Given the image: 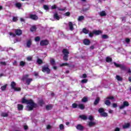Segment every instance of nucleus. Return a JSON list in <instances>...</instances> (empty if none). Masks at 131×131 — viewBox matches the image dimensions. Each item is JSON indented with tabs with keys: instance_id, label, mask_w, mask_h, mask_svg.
<instances>
[{
	"instance_id": "nucleus-1",
	"label": "nucleus",
	"mask_w": 131,
	"mask_h": 131,
	"mask_svg": "<svg viewBox=\"0 0 131 131\" xmlns=\"http://www.w3.org/2000/svg\"><path fill=\"white\" fill-rule=\"evenodd\" d=\"M21 103L27 105V110H28V111H31V110H33L34 108L37 107V105L31 99H23L21 101Z\"/></svg>"
},
{
	"instance_id": "nucleus-2",
	"label": "nucleus",
	"mask_w": 131,
	"mask_h": 131,
	"mask_svg": "<svg viewBox=\"0 0 131 131\" xmlns=\"http://www.w3.org/2000/svg\"><path fill=\"white\" fill-rule=\"evenodd\" d=\"M62 53L64 55L63 60L64 61H67L68 60V55H69V51L67 49H63Z\"/></svg>"
},
{
	"instance_id": "nucleus-3",
	"label": "nucleus",
	"mask_w": 131,
	"mask_h": 131,
	"mask_svg": "<svg viewBox=\"0 0 131 131\" xmlns=\"http://www.w3.org/2000/svg\"><path fill=\"white\" fill-rule=\"evenodd\" d=\"M11 86L12 90H14L15 92H19V91H21V88H16V83L15 82L12 81L11 83Z\"/></svg>"
},
{
	"instance_id": "nucleus-4",
	"label": "nucleus",
	"mask_w": 131,
	"mask_h": 131,
	"mask_svg": "<svg viewBox=\"0 0 131 131\" xmlns=\"http://www.w3.org/2000/svg\"><path fill=\"white\" fill-rule=\"evenodd\" d=\"M22 80H26L27 84H30V83L32 81V78H28V75H26L23 77Z\"/></svg>"
},
{
	"instance_id": "nucleus-5",
	"label": "nucleus",
	"mask_w": 131,
	"mask_h": 131,
	"mask_svg": "<svg viewBox=\"0 0 131 131\" xmlns=\"http://www.w3.org/2000/svg\"><path fill=\"white\" fill-rule=\"evenodd\" d=\"M104 111L105 110L103 108H100L98 110V112L100 113L102 116H103L104 117H107V116H108V114H107L106 113L104 112Z\"/></svg>"
},
{
	"instance_id": "nucleus-6",
	"label": "nucleus",
	"mask_w": 131,
	"mask_h": 131,
	"mask_svg": "<svg viewBox=\"0 0 131 131\" xmlns=\"http://www.w3.org/2000/svg\"><path fill=\"white\" fill-rule=\"evenodd\" d=\"M129 106V103L127 101H124L123 104L119 106V109L122 110V109H124L125 107H128Z\"/></svg>"
},
{
	"instance_id": "nucleus-7",
	"label": "nucleus",
	"mask_w": 131,
	"mask_h": 131,
	"mask_svg": "<svg viewBox=\"0 0 131 131\" xmlns=\"http://www.w3.org/2000/svg\"><path fill=\"white\" fill-rule=\"evenodd\" d=\"M42 71L43 72H47V73H50L51 70L49 69L48 66H45L42 67Z\"/></svg>"
},
{
	"instance_id": "nucleus-8",
	"label": "nucleus",
	"mask_w": 131,
	"mask_h": 131,
	"mask_svg": "<svg viewBox=\"0 0 131 131\" xmlns=\"http://www.w3.org/2000/svg\"><path fill=\"white\" fill-rule=\"evenodd\" d=\"M114 65L116 66V67H119L122 70H125V67L122 64H117L116 62H114Z\"/></svg>"
},
{
	"instance_id": "nucleus-9",
	"label": "nucleus",
	"mask_w": 131,
	"mask_h": 131,
	"mask_svg": "<svg viewBox=\"0 0 131 131\" xmlns=\"http://www.w3.org/2000/svg\"><path fill=\"white\" fill-rule=\"evenodd\" d=\"M40 46H47L49 45V41L47 40H43L40 41Z\"/></svg>"
},
{
	"instance_id": "nucleus-10",
	"label": "nucleus",
	"mask_w": 131,
	"mask_h": 131,
	"mask_svg": "<svg viewBox=\"0 0 131 131\" xmlns=\"http://www.w3.org/2000/svg\"><path fill=\"white\" fill-rule=\"evenodd\" d=\"M15 32L16 35H21L22 34V30L20 29L15 30Z\"/></svg>"
},
{
	"instance_id": "nucleus-11",
	"label": "nucleus",
	"mask_w": 131,
	"mask_h": 131,
	"mask_svg": "<svg viewBox=\"0 0 131 131\" xmlns=\"http://www.w3.org/2000/svg\"><path fill=\"white\" fill-rule=\"evenodd\" d=\"M93 33L95 34V35H99V34H102V31L100 30H94Z\"/></svg>"
},
{
	"instance_id": "nucleus-12",
	"label": "nucleus",
	"mask_w": 131,
	"mask_h": 131,
	"mask_svg": "<svg viewBox=\"0 0 131 131\" xmlns=\"http://www.w3.org/2000/svg\"><path fill=\"white\" fill-rule=\"evenodd\" d=\"M30 17L33 20H37L38 19V17H37V16L33 14H31L30 15Z\"/></svg>"
},
{
	"instance_id": "nucleus-13",
	"label": "nucleus",
	"mask_w": 131,
	"mask_h": 131,
	"mask_svg": "<svg viewBox=\"0 0 131 131\" xmlns=\"http://www.w3.org/2000/svg\"><path fill=\"white\" fill-rule=\"evenodd\" d=\"M69 26L70 30L72 31L74 29L73 26H75L76 25H75V24H72V22H69Z\"/></svg>"
},
{
	"instance_id": "nucleus-14",
	"label": "nucleus",
	"mask_w": 131,
	"mask_h": 131,
	"mask_svg": "<svg viewBox=\"0 0 131 131\" xmlns=\"http://www.w3.org/2000/svg\"><path fill=\"white\" fill-rule=\"evenodd\" d=\"M83 43L85 44L86 46H89L91 43V41L88 39H85L83 40Z\"/></svg>"
},
{
	"instance_id": "nucleus-15",
	"label": "nucleus",
	"mask_w": 131,
	"mask_h": 131,
	"mask_svg": "<svg viewBox=\"0 0 131 131\" xmlns=\"http://www.w3.org/2000/svg\"><path fill=\"white\" fill-rule=\"evenodd\" d=\"M130 127V123H126L123 125V128H128Z\"/></svg>"
},
{
	"instance_id": "nucleus-16",
	"label": "nucleus",
	"mask_w": 131,
	"mask_h": 131,
	"mask_svg": "<svg viewBox=\"0 0 131 131\" xmlns=\"http://www.w3.org/2000/svg\"><path fill=\"white\" fill-rule=\"evenodd\" d=\"M17 108H18V110H19V111L23 110V108H24L23 105L18 104Z\"/></svg>"
},
{
	"instance_id": "nucleus-17",
	"label": "nucleus",
	"mask_w": 131,
	"mask_h": 131,
	"mask_svg": "<svg viewBox=\"0 0 131 131\" xmlns=\"http://www.w3.org/2000/svg\"><path fill=\"white\" fill-rule=\"evenodd\" d=\"M54 19H56V20H60V17L58 15V13H56L54 15Z\"/></svg>"
},
{
	"instance_id": "nucleus-18",
	"label": "nucleus",
	"mask_w": 131,
	"mask_h": 131,
	"mask_svg": "<svg viewBox=\"0 0 131 131\" xmlns=\"http://www.w3.org/2000/svg\"><path fill=\"white\" fill-rule=\"evenodd\" d=\"M78 108H79V109H81V110H83V109H84V105L82 104H79L78 105Z\"/></svg>"
},
{
	"instance_id": "nucleus-19",
	"label": "nucleus",
	"mask_w": 131,
	"mask_h": 131,
	"mask_svg": "<svg viewBox=\"0 0 131 131\" xmlns=\"http://www.w3.org/2000/svg\"><path fill=\"white\" fill-rule=\"evenodd\" d=\"M76 128L79 129V130H82V129H83V127L81 125L79 124L76 126Z\"/></svg>"
},
{
	"instance_id": "nucleus-20",
	"label": "nucleus",
	"mask_w": 131,
	"mask_h": 131,
	"mask_svg": "<svg viewBox=\"0 0 131 131\" xmlns=\"http://www.w3.org/2000/svg\"><path fill=\"white\" fill-rule=\"evenodd\" d=\"M30 46H31V39L28 40L27 42V47L30 48Z\"/></svg>"
},
{
	"instance_id": "nucleus-21",
	"label": "nucleus",
	"mask_w": 131,
	"mask_h": 131,
	"mask_svg": "<svg viewBox=\"0 0 131 131\" xmlns=\"http://www.w3.org/2000/svg\"><path fill=\"white\" fill-rule=\"evenodd\" d=\"M53 108V105L49 104L46 106V110H51Z\"/></svg>"
},
{
	"instance_id": "nucleus-22",
	"label": "nucleus",
	"mask_w": 131,
	"mask_h": 131,
	"mask_svg": "<svg viewBox=\"0 0 131 131\" xmlns=\"http://www.w3.org/2000/svg\"><path fill=\"white\" fill-rule=\"evenodd\" d=\"M7 86H8V84H6L5 85L1 87V90L2 91H6V89H7Z\"/></svg>"
},
{
	"instance_id": "nucleus-23",
	"label": "nucleus",
	"mask_w": 131,
	"mask_h": 131,
	"mask_svg": "<svg viewBox=\"0 0 131 131\" xmlns=\"http://www.w3.org/2000/svg\"><path fill=\"white\" fill-rule=\"evenodd\" d=\"M100 16H106V12L105 11H101L99 13Z\"/></svg>"
},
{
	"instance_id": "nucleus-24",
	"label": "nucleus",
	"mask_w": 131,
	"mask_h": 131,
	"mask_svg": "<svg viewBox=\"0 0 131 131\" xmlns=\"http://www.w3.org/2000/svg\"><path fill=\"white\" fill-rule=\"evenodd\" d=\"M15 6H16V8H18V9H20L21 7V5L20 4V3H16Z\"/></svg>"
},
{
	"instance_id": "nucleus-25",
	"label": "nucleus",
	"mask_w": 131,
	"mask_h": 131,
	"mask_svg": "<svg viewBox=\"0 0 131 131\" xmlns=\"http://www.w3.org/2000/svg\"><path fill=\"white\" fill-rule=\"evenodd\" d=\"M82 32H83V33H85V34H88V33H89V30H87L86 29L84 28L82 30Z\"/></svg>"
},
{
	"instance_id": "nucleus-26",
	"label": "nucleus",
	"mask_w": 131,
	"mask_h": 131,
	"mask_svg": "<svg viewBox=\"0 0 131 131\" xmlns=\"http://www.w3.org/2000/svg\"><path fill=\"white\" fill-rule=\"evenodd\" d=\"M112 61V58H111L110 57H107L106 58V61L108 62V63L111 62Z\"/></svg>"
},
{
	"instance_id": "nucleus-27",
	"label": "nucleus",
	"mask_w": 131,
	"mask_h": 131,
	"mask_svg": "<svg viewBox=\"0 0 131 131\" xmlns=\"http://www.w3.org/2000/svg\"><path fill=\"white\" fill-rule=\"evenodd\" d=\"M116 79H117V80H118L119 81H121V80H122V78H121V77L119 76V75H117Z\"/></svg>"
},
{
	"instance_id": "nucleus-28",
	"label": "nucleus",
	"mask_w": 131,
	"mask_h": 131,
	"mask_svg": "<svg viewBox=\"0 0 131 131\" xmlns=\"http://www.w3.org/2000/svg\"><path fill=\"white\" fill-rule=\"evenodd\" d=\"M96 124V123L94 122H90L89 123V126H94Z\"/></svg>"
},
{
	"instance_id": "nucleus-29",
	"label": "nucleus",
	"mask_w": 131,
	"mask_h": 131,
	"mask_svg": "<svg viewBox=\"0 0 131 131\" xmlns=\"http://www.w3.org/2000/svg\"><path fill=\"white\" fill-rule=\"evenodd\" d=\"M20 66H21L22 67H24V66H25V62L23 61H20L19 62Z\"/></svg>"
},
{
	"instance_id": "nucleus-30",
	"label": "nucleus",
	"mask_w": 131,
	"mask_h": 131,
	"mask_svg": "<svg viewBox=\"0 0 131 131\" xmlns=\"http://www.w3.org/2000/svg\"><path fill=\"white\" fill-rule=\"evenodd\" d=\"M36 30V27L35 26H33L31 28V31H35Z\"/></svg>"
},
{
	"instance_id": "nucleus-31",
	"label": "nucleus",
	"mask_w": 131,
	"mask_h": 131,
	"mask_svg": "<svg viewBox=\"0 0 131 131\" xmlns=\"http://www.w3.org/2000/svg\"><path fill=\"white\" fill-rule=\"evenodd\" d=\"M105 105H107V106H110L111 102L109 100H106L105 102Z\"/></svg>"
},
{
	"instance_id": "nucleus-32",
	"label": "nucleus",
	"mask_w": 131,
	"mask_h": 131,
	"mask_svg": "<svg viewBox=\"0 0 131 131\" xmlns=\"http://www.w3.org/2000/svg\"><path fill=\"white\" fill-rule=\"evenodd\" d=\"M83 19H84V17H83V16H79L78 20V21H82Z\"/></svg>"
},
{
	"instance_id": "nucleus-33",
	"label": "nucleus",
	"mask_w": 131,
	"mask_h": 131,
	"mask_svg": "<svg viewBox=\"0 0 131 131\" xmlns=\"http://www.w3.org/2000/svg\"><path fill=\"white\" fill-rule=\"evenodd\" d=\"M79 117L80 118L83 119V120H85V119H86V117L85 115H81Z\"/></svg>"
},
{
	"instance_id": "nucleus-34",
	"label": "nucleus",
	"mask_w": 131,
	"mask_h": 131,
	"mask_svg": "<svg viewBox=\"0 0 131 131\" xmlns=\"http://www.w3.org/2000/svg\"><path fill=\"white\" fill-rule=\"evenodd\" d=\"M99 102H100V99H96L94 102V105H97L98 104H99Z\"/></svg>"
},
{
	"instance_id": "nucleus-35",
	"label": "nucleus",
	"mask_w": 131,
	"mask_h": 131,
	"mask_svg": "<svg viewBox=\"0 0 131 131\" xmlns=\"http://www.w3.org/2000/svg\"><path fill=\"white\" fill-rule=\"evenodd\" d=\"M9 35H10V36H11V37H15V36H16V34L14 33H12V32H9Z\"/></svg>"
},
{
	"instance_id": "nucleus-36",
	"label": "nucleus",
	"mask_w": 131,
	"mask_h": 131,
	"mask_svg": "<svg viewBox=\"0 0 131 131\" xmlns=\"http://www.w3.org/2000/svg\"><path fill=\"white\" fill-rule=\"evenodd\" d=\"M102 38H103V39H107L108 38V35H102Z\"/></svg>"
},
{
	"instance_id": "nucleus-37",
	"label": "nucleus",
	"mask_w": 131,
	"mask_h": 131,
	"mask_svg": "<svg viewBox=\"0 0 131 131\" xmlns=\"http://www.w3.org/2000/svg\"><path fill=\"white\" fill-rule=\"evenodd\" d=\"M50 63L52 64V65H55V60H54L53 58L51 59Z\"/></svg>"
},
{
	"instance_id": "nucleus-38",
	"label": "nucleus",
	"mask_w": 131,
	"mask_h": 131,
	"mask_svg": "<svg viewBox=\"0 0 131 131\" xmlns=\"http://www.w3.org/2000/svg\"><path fill=\"white\" fill-rule=\"evenodd\" d=\"M37 63H38V64H41V63H42V60L40 59H38L37 60Z\"/></svg>"
},
{
	"instance_id": "nucleus-39",
	"label": "nucleus",
	"mask_w": 131,
	"mask_h": 131,
	"mask_svg": "<svg viewBox=\"0 0 131 131\" xmlns=\"http://www.w3.org/2000/svg\"><path fill=\"white\" fill-rule=\"evenodd\" d=\"M40 40V38L38 36H37L35 38V41H39Z\"/></svg>"
},
{
	"instance_id": "nucleus-40",
	"label": "nucleus",
	"mask_w": 131,
	"mask_h": 131,
	"mask_svg": "<svg viewBox=\"0 0 131 131\" xmlns=\"http://www.w3.org/2000/svg\"><path fill=\"white\" fill-rule=\"evenodd\" d=\"M39 104L40 106H43V105L45 104V102L42 100H41L39 102Z\"/></svg>"
},
{
	"instance_id": "nucleus-41",
	"label": "nucleus",
	"mask_w": 131,
	"mask_h": 131,
	"mask_svg": "<svg viewBox=\"0 0 131 131\" xmlns=\"http://www.w3.org/2000/svg\"><path fill=\"white\" fill-rule=\"evenodd\" d=\"M72 107L73 108H77V107H78V105H77L76 103H73L72 104Z\"/></svg>"
},
{
	"instance_id": "nucleus-42",
	"label": "nucleus",
	"mask_w": 131,
	"mask_h": 131,
	"mask_svg": "<svg viewBox=\"0 0 131 131\" xmlns=\"http://www.w3.org/2000/svg\"><path fill=\"white\" fill-rule=\"evenodd\" d=\"M1 116H3V117H7V116H8V114L3 113L1 114Z\"/></svg>"
},
{
	"instance_id": "nucleus-43",
	"label": "nucleus",
	"mask_w": 131,
	"mask_h": 131,
	"mask_svg": "<svg viewBox=\"0 0 131 131\" xmlns=\"http://www.w3.org/2000/svg\"><path fill=\"white\" fill-rule=\"evenodd\" d=\"M94 34H95L94 33V31H93V32H90V33H89V36H90V37H93V36H94Z\"/></svg>"
},
{
	"instance_id": "nucleus-44",
	"label": "nucleus",
	"mask_w": 131,
	"mask_h": 131,
	"mask_svg": "<svg viewBox=\"0 0 131 131\" xmlns=\"http://www.w3.org/2000/svg\"><path fill=\"white\" fill-rule=\"evenodd\" d=\"M64 16H67L68 17L70 16V12H67L64 14Z\"/></svg>"
},
{
	"instance_id": "nucleus-45",
	"label": "nucleus",
	"mask_w": 131,
	"mask_h": 131,
	"mask_svg": "<svg viewBox=\"0 0 131 131\" xmlns=\"http://www.w3.org/2000/svg\"><path fill=\"white\" fill-rule=\"evenodd\" d=\"M12 20L13 22H16L18 20V18L17 17H13Z\"/></svg>"
},
{
	"instance_id": "nucleus-46",
	"label": "nucleus",
	"mask_w": 131,
	"mask_h": 131,
	"mask_svg": "<svg viewBox=\"0 0 131 131\" xmlns=\"http://www.w3.org/2000/svg\"><path fill=\"white\" fill-rule=\"evenodd\" d=\"M82 83H86L88 82V80L86 79H83L81 80Z\"/></svg>"
},
{
	"instance_id": "nucleus-47",
	"label": "nucleus",
	"mask_w": 131,
	"mask_h": 131,
	"mask_svg": "<svg viewBox=\"0 0 131 131\" xmlns=\"http://www.w3.org/2000/svg\"><path fill=\"white\" fill-rule=\"evenodd\" d=\"M43 8L45 9V10H46V11H47V10H49V7L47 5H44Z\"/></svg>"
},
{
	"instance_id": "nucleus-48",
	"label": "nucleus",
	"mask_w": 131,
	"mask_h": 131,
	"mask_svg": "<svg viewBox=\"0 0 131 131\" xmlns=\"http://www.w3.org/2000/svg\"><path fill=\"white\" fill-rule=\"evenodd\" d=\"M59 128L60 129H64V125H63V124H60L59 125Z\"/></svg>"
},
{
	"instance_id": "nucleus-49",
	"label": "nucleus",
	"mask_w": 131,
	"mask_h": 131,
	"mask_svg": "<svg viewBox=\"0 0 131 131\" xmlns=\"http://www.w3.org/2000/svg\"><path fill=\"white\" fill-rule=\"evenodd\" d=\"M62 66H68V63H63L60 64V67H62Z\"/></svg>"
},
{
	"instance_id": "nucleus-50",
	"label": "nucleus",
	"mask_w": 131,
	"mask_h": 131,
	"mask_svg": "<svg viewBox=\"0 0 131 131\" xmlns=\"http://www.w3.org/2000/svg\"><path fill=\"white\" fill-rule=\"evenodd\" d=\"M27 59L28 61H31V60H32V57H31L30 56L28 57Z\"/></svg>"
},
{
	"instance_id": "nucleus-51",
	"label": "nucleus",
	"mask_w": 131,
	"mask_h": 131,
	"mask_svg": "<svg viewBox=\"0 0 131 131\" xmlns=\"http://www.w3.org/2000/svg\"><path fill=\"white\" fill-rule=\"evenodd\" d=\"M89 120H93L94 117H93V116H89Z\"/></svg>"
},
{
	"instance_id": "nucleus-52",
	"label": "nucleus",
	"mask_w": 131,
	"mask_h": 131,
	"mask_svg": "<svg viewBox=\"0 0 131 131\" xmlns=\"http://www.w3.org/2000/svg\"><path fill=\"white\" fill-rule=\"evenodd\" d=\"M56 8H57V6H56V5H53V6H52L51 7V9H52V10H54V9H56Z\"/></svg>"
},
{
	"instance_id": "nucleus-53",
	"label": "nucleus",
	"mask_w": 131,
	"mask_h": 131,
	"mask_svg": "<svg viewBox=\"0 0 131 131\" xmlns=\"http://www.w3.org/2000/svg\"><path fill=\"white\" fill-rule=\"evenodd\" d=\"M113 107L114 108H116V107H117V104H116V103H113Z\"/></svg>"
},
{
	"instance_id": "nucleus-54",
	"label": "nucleus",
	"mask_w": 131,
	"mask_h": 131,
	"mask_svg": "<svg viewBox=\"0 0 131 131\" xmlns=\"http://www.w3.org/2000/svg\"><path fill=\"white\" fill-rule=\"evenodd\" d=\"M125 41H126V42H127V43H128V42H129V41H130V40L128 38H126Z\"/></svg>"
},
{
	"instance_id": "nucleus-55",
	"label": "nucleus",
	"mask_w": 131,
	"mask_h": 131,
	"mask_svg": "<svg viewBox=\"0 0 131 131\" xmlns=\"http://www.w3.org/2000/svg\"><path fill=\"white\" fill-rule=\"evenodd\" d=\"M82 102H88V99H82Z\"/></svg>"
},
{
	"instance_id": "nucleus-56",
	"label": "nucleus",
	"mask_w": 131,
	"mask_h": 131,
	"mask_svg": "<svg viewBox=\"0 0 131 131\" xmlns=\"http://www.w3.org/2000/svg\"><path fill=\"white\" fill-rule=\"evenodd\" d=\"M86 77V74H83L82 76V78H85Z\"/></svg>"
},
{
	"instance_id": "nucleus-57",
	"label": "nucleus",
	"mask_w": 131,
	"mask_h": 131,
	"mask_svg": "<svg viewBox=\"0 0 131 131\" xmlns=\"http://www.w3.org/2000/svg\"><path fill=\"white\" fill-rule=\"evenodd\" d=\"M0 64L1 65H6V63L3 61L0 62Z\"/></svg>"
},
{
	"instance_id": "nucleus-58",
	"label": "nucleus",
	"mask_w": 131,
	"mask_h": 131,
	"mask_svg": "<svg viewBox=\"0 0 131 131\" xmlns=\"http://www.w3.org/2000/svg\"><path fill=\"white\" fill-rule=\"evenodd\" d=\"M108 112H109V113H110L111 114H112V113H113V110H110L108 111Z\"/></svg>"
},
{
	"instance_id": "nucleus-59",
	"label": "nucleus",
	"mask_w": 131,
	"mask_h": 131,
	"mask_svg": "<svg viewBox=\"0 0 131 131\" xmlns=\"http://www.w3.org/2000/svg\"><path fill=\"white\" fill-rule=\"evenodd\" d=\"M120 130V129L118 127L116 128V129H115V131H119Z\"/></svg>"
},
{
	"instance_id": "nucleus-60",
	"label": "nucleus",
	"mask_w": 131,
	"mask_h": 131,
	"mask_svg": "<svg viewBox=\"0 0 131 131\" xmlns=\"http://www.w3.org/2000/svg\"><path fill=\"white\" fill-rule=\"evenodd\" d=\"M107 99H114V97L113 96H110L107 98Z\"/></svg>"
},
{
	"instance_id": "nucleus-61",
	"label": "nucleus",
	"mask_w": 131,
	"mask_h": 131,
	"mask_svg": "<svg viewBox=\"0 0 131 131\" xmlns=\"http://www.w3.org/2000/svg\"><path fill=\"white\" fill-rule=\"evenodd\" d=\"M51 125H47V128L48 129H50V128H51Z\"/></svg>"
},
{
	"instance_id": "nucleus-62",
	"label": "nucleus",
	"mask_w": 131,
	"mask_h": 131,
	"mask_svg": "<svg viewBox=\"0 0 131 131\" xmlns=\"http://www.w3.org/2000/svg\"><path fill=\"white\" fill-rule=\"evenodd\" d=\"M20 21H21V22H24L25 21V20L23 18H20Z\"/></svg>"
},
{
	"instance_id": "nucleus-63",
	"label": "nucleus",
	"mask_w": 131,
	"mask_h": 131,
	"mask_svg": "<svg viewBox=\"0 0 131 131\" xmlns=\"http://www.w3.org/2000/svg\"><path fill=\"white\" fill-rule=\"evenodd\" d=\"M13 65H17V61H14V62L13 63Z\"/></svg>"
},
{
	"instance_id": "nucleus-64",
	"label": "nucleus",
	"mask_w": 131,
	"mask_h": 131,
	"mask_svg": "<svg viewBox=\"0 0 131 131\" xmlns=\"http://www.w3.org/2000/svg\"><path fill=\"white\" fill-rule=\"evenodd\" d=\"M28 128V126H24V129H27Z\"/></svg>"
}]
</instances>
